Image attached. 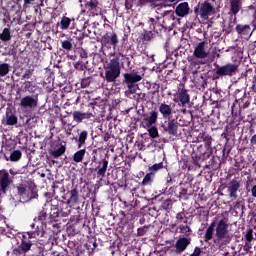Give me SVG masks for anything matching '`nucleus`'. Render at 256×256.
<instances>
[{
	"instance_id": "obj_2",
	"label": "nucleus",
	"mask_w": 256,
	"mask_h": 256,
	"mask_svg": "<svg viewBox=\"0 0 256 256\" xmlns=\"http://www.w3.org/2000/svg\"><path fill=\"white\" fill-rule=\"evenodd\" d=\"M210 55L209 43L206 41L199 42L194 47L193 58L190 63L191 65H205Z\"/></svg>"
},
{
	"instance_id": "obj_8",
	"label": "nucleus",
	"mask_w": 256,
	"mask_h": 256,
	"mask_svg": "<svg viewBox=\"0 0 256 256\" xmlns=\"http://www.w3.org/2000/svg\"><path fill=\"white\" fill-rule=\"evenodd\" d=\"M237 73H239V65L233 63H227L216 69L217 79L219 77H234Z\"/></svg>"
},
{
	"instance_id": "obj_49",
	"label": "nucleus",
	"mask_w": 256,
	"mask_h": 256,
	"mask_svg": "<svg viewBox=\"0 0 256 256\" xmlns=\"http://www.w3.org/2000/svg\"><path fill=\"white\" fill-rule=\"evenodd\" d=\"M250 143H251L252 145H256V134L251 137Z\"/></svg>"
},
{
	"instance_id": "obj_15",
	"label": "nucleus",
	"mask_w": 256,
	"mask_h": 256,
	"mask_svg": "<svg viewBox=\"0 0 256 256\" xmlns=\"http://www.w3.org/2000/svg\"><path fill=\"white\" fill-rule=\"evenodd\" d=\"M241 187V182L239 180L233 179L228 184V193L230 197L237 199V191H239Z\"/></svg>"
},
{
	"instance_id": "obj_17",
	"label": "nucleus",
	"mask_w": 256,
	"mask_h": 256,
	"mask_svg": "<svg viewBox=\"0 0 256 256\" xmlns=\"http://www.w3.org/2000/svg\"><path fill=\"white\" fill-rule=\"evenodd\" d=\"M159 112L161 113L163 119H169V117L173 115V108L169 104L161 103L159 105Z\"/></svg>"
},
{
	"instance_id": "obj_12",
	"label": "nucleus",
	"mask_w": 256,
	"mask_h": 256,
	"mask_svg": "<svg viewBox=\"0 0 256 256\" xmlns=\"http://www.w3.org/2000/svg\"><path fill=\"white\" fill-rule=\"evenodd\" d=\"M57 25L62 31H67V29H75V18L63 16Z\"/></svg>"
},
{
	"instance_id": "obj_19",
	"label": "nucleus",
	"mask_w": 256,
	"mask_h": 256,
	"mask_svg": "<svg viewBox=\"0 0 256 256\" xmlns=\"http://www.w3.org/2000/svg\"><path fill=\"white\" fill-rule=\"evenodd\" d=\"M236 31H237L238 35H241L242 37H251V35H252L251 26H249V25L238 24L236 26Z\"/></svg>"
},
{
	"instance_id": "obj_3",
	"label": "nucleus",
	"mask_w": 256,
	"mask_h": 256,
	"mask_svg": "<svg viewBox=\"0 0 256 256\" xmlns=\"http://www.w3.org/2000/svg\"><path fill=\"white\" fill-rule=\"evenodd\" d=\"M105 79L108 83L117 81L119 75H121V66L119 64V58L111 59L105 66Z\"/></svg>"
},
{
	"instance_id": "obj_23",
	"label": "nucleus",
	"mask_w": 256,
	"mask_h": 256,
	"mask_svg": "<svg viewBox=\"0 0 256 256\" xmlns=\"http://www.w3.org/2000/svg\"><path fill=\"white\" fill-rule=\"evenodd\" d=\"M25 235L28 236V239H37L38 237H43L45 231L37 227L35 231L27 232Z\"/></svg>"
},
{
	"instance_id": "obj_1",
	"label": "nucleus",
	"mask_w": 256,
	"mask_h": 256,
	"mask_svg": "<svg viewBox=\"0 0 256 256\" xmlns=\"http://www.w3.org/2000/svg\"><path fill=\"white\" fill-rule=\"evenodd\" d=\"M213 239L214 245L218 249L223 250L233 240V234L229 232V218H221L216 223L213 221L206 229L204 241H211Z\"/></svg>"
},
{
	"instance_id": "obj_53",
	"label": "nucleus",
	"mask_w": 256,
	"mask_h": 256,
	"mask_svg": "<svg viewBox=\"0 0 256 256\" xmlns=\"http://www.w3.org/2000/svg\"><path fill=\"white\" fill-rule=\"evenodd\" d=\"M10 174H11V175H14V174H15L12 169L10 170Z\"/></svg>"
},
{
	"instance_id": "obj_57",
	"label": "nucleus",
	"mask_w": 256,
	"mask_h": 256,
	"mask_svg": "<svg viewBox=\"0 0 256 256\" xmlns=\"http://www.w3.org/2000/svg\"><path fill=\"white\" fill-rule=\"evenodd\" d=\"M66 123H67V122H65V121L62 120V124H63V125H66Z\"/></svg>"
},
{
	"instance_id": "obj_30",
	"label": "nucleus",
	"mask_w": 256,
	"mask_h": 256,
	"mask_svg": "<svg viewBox=\"0 0 256 256\" xmlns=\"http://www.w3.org/2000/svg\"><path fill=\"white\" fill-rule=\"evenodd\" d=\"M61 47H62V49H64V51H67L69 53V51L73 50L72 40L71 39L62 40L61 41Z\"/></svg>"
},
{
	"instance_id": "obj_36",
	"label": "nucleus",
	"mask_w": 256,
	"mask_h": 256,
	"mask_svg": "<svg viewBox=\"0 0 256 256\" xmlns=\"http://www.w3.org/2000/svg\"><path fill=\"white\" fill-rule=\"evenodd\" d=\"M146 129L152 139H156V137H159V130H157V127L150 126V128H146Z\"/></svg>"
},
{
	"instance_id": "obj_9",
	"label": "nucleus",
	"mask_w": 256,
	"mask_h": 256,
	"mask_svg": "<svg viewBox=\"0 0 256 256\" xmlns=\"http://www.w3.org/2000/svg\"><path fill=\"white\" fill-rule=\"evenodd\" d=\"M195 13H198L202 19L207 20L215 13V6L209 1H204L198 4V8H195Z\"/></svg>"
},
{
	"instance_id": "obj_20",
	"label": "nucleus",
	"mask_w": 256,
	"mask_h": 256,
	"mask_svg": "<svg viewBox=\"0 0 256 256\" xmlns=\"http://www.w3.org/2000/svg\"><path fill=\"white\" fill-rule=\"evenodd\" d=\"M93 117L92 113H82L79 111L73 112V120L76 121V123H82L84 119H91Z\"/></svg>"
},
{
	"instance_id": "obj_5",
	"label": "nucleus",
	"mask_w": 256,
	"mask_h": 256,
	"mask_svg": "<svg viewBox=\"0 0 256 256\" xmlns=\"http://www.w3.org/2000/svg\"><path fill=\"white\" fill-rule=\"evenodd\" d=\"M142 79L143 76H141L139 72L135 70L129 73H124V82L126 83L128 91L131 93V95L137 93L139 90V85H137V83H139V81Z\"/></svg>"
},
{
	"instance_id": "obj_6",
	"label": "nucleus",
	"mask_w": 256,
	"mask_h": 256,
	"mask_svg": "<svg viewBox=\"0 0 256 256\" xmlns=\"http://www.w3.org/2000/svg\"><path fill=\"white\" fill-rule=\"evenodd\" d=\"M85 4V10L80 13L78 16L79 21H83L81 17L85 15V11H87L88 15L95 17V15H101V7H99V1L97 0H79L80 3Z\"/></svg>"
},
{
	"instance_id": "obj_24",
	"label": "nucleus",
	"mask_w": 256,
	"mask_h": 256,
	"mask_svg": "<svg viewBox=\"0 0 256 256\" xmlns=\"http://www.w3.org/2000/svg\"><path fill=\"white\" fill-rule=\"evenodd\" d=\"M65 151H67V147L60 144L57 149L51 151V155L54 157V159H57V157H61L63 154H65Z\"/></svg>"
},
{
	"instance_id": "obj_28",
	"label": "nucleus",
	"mask_w": 256,
	"mask_h": 256,
	"mask_svg": "<svg viewBox=\"0 0 256 256\" xmlns=\"http://www.w3.org/2000/svg\"><path fill=\"white\" fill-rule=\"evenodd\" d=\"M85 153H87V150H85V149L78 150L73 155V161L75 163H81V161H83V158L85 157Z\"/></svg>"
},
{
	"instance_id": "obj_40",
	"label": "nucleus",
	"mask_w": 256,
	"mask_h": 256,
	"mask_svg": "<svg viewBox=\"0 0 256 256\" xmlns=\"http://www.w3.org/2000/svg\"><path fill=\"white\" fill-rule=\"evenodd\" d=\"M110 43L114 47H117V43H119V39L117 38V34L113 33L111 38H110Z\"/></svg>"
},
{
	"instance_id": "obj_45",
	"label": "nucleus",
	"mask_w": 256,
	"mask_h": 256,
	"mask_svg": "<svg viewBox=\"0 0 256 256\" xmlns=\"http://www.w3.org/2000/svg\"><path fill=\"white\" fill-rule=\"evenodd\" d=\"M190 256H201V248L196 247Z\"/></svg>"
},
{
	"instance_id": "obj_33",
	"label": "nucleus",
	"mask_w": 256,
	"mask_h": 256,
	"mask_svg": "<svg viewBox=\"0 0 256 256\" xmlns=\"http://www.w3.org/2000/svg\"><path fill=\"white\" fill-rule=\"evenodd\" d=\"M153 177H155V174H153V172L146 174L143 178L142 185H151V183H153Z\"/></svg>"
},
{
	"instance_id": "obj_46",
	"label": "nucleus",
	"mask_w": 256,
	"mask_h": 256,
	"mask_svg": "<svg viewBox=\"0 0 256 256\" xmlns=\"http://www.w3.org/2000/svg\"><path fill=\"white\" fill-rule=\"evenodd\" d=\"M73 127L75 126H71V124H68V128L66 130L67 135H71V133H73Z\"/></svg>"
},
{
	"instance_id": "obj_18",
	"label": "nucleus",
	"mask_w": 256,
	"mask_h": 256,
	"mask_svg": "<svg viewBox=\"0 0 256 256\" xmlns=\"http://www.w3.org/2000/svg\"><path fill=\"white\" fill-rule=\"evenodd\" d=\"M177 17H185V15H189V3L183 2L180 3L175 10Z\"/></svg>"
},
{
	"instance_id": "obj_61",
	"label": "nucleus",
	"mask_w": 256,
	"mask_h": 256,
	"mask_svg": "<svg viewBox=\"0 0 256 256\" xmlns=\"http://www.w3.org/2000/svg\"><path fill=\"white\" fill-rule=\"evenodd\" d=\"M165 203H169V201H166Z\"/></svg>"
},
{
	"instance_id": "obj_37",
	"label": "nucleus",
	"mask_w": 256,
	"mask_h": 256,
	"mask_svg": "<svg viewBox=\"0 0 256 256\" xmlns=\"http://www.w3.org/2000/svg\"><path fill=\"white\" fill-rule=\"evenodd\" d=\"M22 153L20 150H14L11 154H10V161H19L22 157Z\"/></svg>"
},
{
	"instance_id": "obj_43",
	"label": "nucleus",
	"mask_w": 256,
	"mask_h": 256,
	"mask_svg": "<svg viewBox=\"0 0 256 256\" xmlns=\"http://www.w3.org/2000/svg\"><path fill=\"white\" fill-rule=\"evenodd\" d=\"M149 31H155V19L149 18L148 20Z\"/></svg>"
},
{
	"instance_id": "obj_38",
	"label": "nucleus",
	"mask_w": 256,
	"mask_h": 256,
	"mask_svg": "<svg viewBox=\"0 0 256 256\" xmlns=\"http://www.w3.org/2000/svg\"><path fill=\"white\" fill-rule=\"evenodd\" d=\"M180 233H182V235H186V237H189V235H191V228L187 225H182L178 227Z\"/></svg>"
},
{
	"instance_id": "obj_35",
	"label": "nucleus",
	"mask_w": 256,
	"mask_h": 256,
	"mask_svg": "<svg viewBox=\"0 0 256 256\" xmlns=\"http://www.w3.org/2000/svg\"><path fill=\"white\" fill-rule=\"evenodd\" d=\"M245 247H247L248 249H251V246H249V243H251L253 241V230L249 229L245 235Z\"/></svg>"
},
{
	"instance_id": "obj_34",
	"label": "nucleus",
	"mask_w": 256,
	"mask_h": 256,
	"mask_svg": "<svg viewBox=\"0 0 256 256\" xmlns=\"http://www.w3.org/2000/svg\"><path fill=\"white\" fill-rule=\"evenodd\" d=\"M6 125H17V116L15 114H7Z\"/></svg>"
},
{
	"instance_id": "obj_16",
	"label": "nucleus",
	"mask_w": 256,
	"mask_h": 256,
	"mask_svg": "<svg viewBox=\"0 0 256 256\" xmlns=\"http://www.w3.org/2000/svg\"><path fill=\"white\" fill-rule=\"evenodd\" d=\"M189 94L187 93V90L182 89L178 94H177V98H174L173 101L174 103H178L180 102L179 105H181V107H185L186 103H189Z\"/></svg>"
},
{
	"instance_id": "obj_50",
	"label": "nucleus",
	"mask_w": 256,
	"mask_h": 256,
	"mask_svg": "<svg viewBox=\"0 0 256 256\" xmlns=\"http://www.w3.org/2000/svg\"><path fill=\"white\" fill-rule=\"evenodd\" d=\"M252 197L256 198V185L252 187Z\"/></svg>"
},
{
	"instance_id": "obj_39",
	"label": "nucleus",
	"mask_w": 256,
	"mask_h": 256,
	"mask_svg": "<svg viewBox=\"0 0 256 256\" xmlns=\"http://www.w3.org/2000/svg\"><path fill=\"white\" fill-rule=\"evenodd\" d=\"M159 169H163V162L154 164L149 167V171H150V173H153V175H155V173H157V171H159Z\"/></svg>"
},
{
	"instance_id": "obj_55",
	"label": "nucleus",
	"mask_w": 256,
	"mask_h": 256,
	"mask_svg": "<svg viewBox=\"0 0 256 256\" xmlns=\"http://www.w3.org/2000/svg\"><path fill=\"white\" fill-rule=\"evenodd\" d=\"M78 65H80V63H79V62L75 64V68H76V69H77V66H78Z\"/></svg>"
},
{
	"instance_id": "obj_41",
	"label": "nucleus",
	"mask_w": 256,
	"mask_h": 256,
	"mask_svg": "<svg viewBox=\"0 0 256 256\" xmlns=\"http://www.w3.org/2000/svg\"><path fill=\"white\" fill-rule=\"evenodd\" d=\"M212 142H213V138H211V136L204 137V143H205L206 149H209V147H211Z\"/></svg>"
},
{
	"instance_id": "obj_11",
	"label": "nucleus",
	"mask_w": 256,
	"mask_h": 256,
	"mask_svg": "<svg viewBox=\"0 0 256 256\" xmlns=\"http://www.w3.org/2000/svg\"><path fill=\"white\" fill-rule=\"evenodd\" d=\"M13 183V180L9 177V174L6 171L0 173V187L1 193L5 195L7 193V189H9V185Z\"/></svg>"
},
{
	"instance_id": "obj_47",
	"label": "nucleus",
	"mask_w": 256,
	"mask_h": 256,
	"mask_svg": "<svg viewBox=\"0 0 256 256\" xmlns=\"http://www.w3.org/2000/svg\"><path fill=\"white\" fill-rule=\"evenodd\" d=\"M38 254H35L34 256H45V252L43 251V248H37Z\"/></svg>"
},
{
	"instance_id": "obj_51",
	"label": "nucleus",
	"mask_w": 256,
	"mask_h": 256,
	"mask_svg": "<svg viewBox=\"0 0 256 256\" xmlns=\"http://www.w3.org/2000/svg\"><path fill=\"white\" fill-rule=\"evenodd\" d=\"M144 39H146V41H149V39H151V36H149V34L144 35Z\"/></svg>"
},
{
	"instance_id": "obj_48",
	"label": "nucleus",
	"mask_w": 256,
	"mask_h": 256,
	"mask_svg": "<svg viewBox=\"0 0 256 256\" xmlns=\"http://www.w3.org/2000/svg\"><path fill=\"white\" fill-rule=\"evenodd\" d=\"M35 2V0H24V7H27V5H31V3Z\"/></svg>"
},
{
	"instance_id": "obj_26",
	"label": "nucleus",
	"mask_w": 256,
	"mask_h": 256,
	"mask_svg": "<svg viewBox=\"0 0 256 256\" xmlns=\"http://www.w3.org/2000/svg\"><path fill=\"white\" fill-rule=\"evenodd\" d=\"M25 239H27V235H23V239L20 244V248L22 249V251L27 252L31 249V247H33V242H31L30 240H25Z\"/></svg>"
},
{
	"instance_id": "obj_59",
	"label": "nucleus",
	"mask_w": 256,
	"mask_h": 256,
	"mask_svg": "<svg viewBox=\"0 0 256 256\" xmlns=\"http://www.w3.org/2000/svg\"><path fill=\"white\" fill-rule=\"evenodd\" d=\"M245 107H249V103H246V104H245Z\"/></svg>"
},
{
	"instance_id": "obj_62",
	"label": "nucleus",
	"mask_w": 256,
	"mask_h": 256,
	"mask_svg": "<svg viewBox=\"0 0 256 256\" xmlns=\"http://www.w3.org/2000/svg\"><path fill=\"white\" fill-rule=\"evenodd\" d=\"M61 1H65V0H60V2H61Z\"/></svg>"
},
{
	"instance_id": "obj_7",
	"label": "nucleus",
	"mask_w": 256,
	"mask_h": 256,
	"mask_svg": "<svg viewBox=\"0 0 256 256\" xmlns=\"http://www.w3.org/2000/svg\"><path fill=\"white\" fill-rule=\"evenodd\" d=\"M20 109L23 113H31L37 109L39 105V98L37 96L27 95L20 99Z\"/></svg>"
},
{
	"instance_id": "obj_29",
	"label": "nucleus",
	"mask_w": 256,
	"mask_h": 256,
	"mask_svg": "<svg viewBox=\"0 0 256 256\" xmlns=\"http://www.w3.org/2000/svg\"><path fill=\"white\" fill-rule=\"evenodd\" d=\"M11 70V66L7 63H1L0 64V79L2 77H6V75H9V71Z\"/></svg>"
},
{
	"instance_id": "obj_42",
	"label": "nucleus",
	"mask_w": 256,
	"mask_h": 256,
	"mask_svg": "<svg viewBox=\"0 0 256 256\" xmlns=\"http://www.w3.org/2000/svg\"><path fill=\"white\" fill-rule=\"evenodd\" d=\"M46 219H47V212L41 211L38 215V221H41V223H45Z\"/></svg>"
},
{
	"instance_id": "obj_44",
	"label": "nucleus",
	"mask_w": 256,
	"mask_h": 256,
	"mask_svg": "<svg viewBox=\"0 0 256 256\" xmlns=\"http://www.w3.org/2000/svg\"><path fill=\"white\" fill-rule=\"evenodd\" d=\"M31 73H33L31 70H26L22 76V79H31Z\"/></svg>"
},
{
	"instance_id": "obj_22",
	"label": "nucleus",
	"mask_w": 256,
	"mask_h": 256,
	"mask_svg": "<svg viewBox=\"0 0 256 256\" xmlns=\"http://www.w3.org/2000/svg\"><path fill=\"white\" fill-rule=\"evenodd\" d=\"M189 243H191L189 241V239H187V238H180L176 242V249H177L178 253H183V251H185V249H187V247L189 246Z\"/></svg>"
},
{
	"instance_id": "obj_25",
	"label": "nucleus",
	"mask_w": 256,
	"mask_h": 256,
	"mask_svg": "<svg viewBox=\"0 0 256 256\" xmlns=\"http://www.w3.org/2000/svg\"><path fill=\"white\" fill-rule=\"evenodd\" d=\"M100 164L102 167L98 169L97 176L98 177H105V173H107V167H109V161L103 159Z\"/></svg>"
},
{
	"instance_id": "obj_32",
	"label": "nucleus",
	"mask_w": 256,
	"mask_h": 256,
	"mask_svg": "<svg viewBox=\"0 0 256 256\" xmlns=\"http://www.w3.org/2000/svg\"><path fill=\"white\" fill-rule=\"evenodd\" d=\"M1 41H11V31L9 28H4L3 32L0 34Z\"/></svg>"
},
{
	"instance_id": "obj_58",
	"label": "nucleus",
	"mask_w": 256,
	"mask_h": 256,
	"mask_svg": "<svg viewBox=\"0 0 256 256\" xmlns=\"http://www.w3.org/2000/svg\"><path fill=\"white\" fill-rule=\"evenodd\" d=\"M171 3H174V1H177V0H169Z\"/></svg>"
},
{
	"instance_id": "obj_54",
	"label": "nucleus",
	"mask_w": 256,
	"mask_h": 256,
	"mask_svg": "<svg viewBox=\"0 0 256 256\" xmlns=\"http://www.w3.org/2000/svg\"><path fill=\"white\" fill-rule=\"evenodd\" d=\"M40 177L42 178L45 177V173L40 174Z\"/></svg>"
},
{
	"instance_id": "obj_21",
	"label": "nucleus",
	"mask_w": 256,
	"mask_h": 256,
	"mask_svg": "<svg viewBox=\"0 0 256 256\" xmlns=\"http://www.w3.org/2000/svg\"><path fill=\"white\" fill-rule=\"evenodd\" d=\"M87 137H89V132L87 130H83L78 134V138H74L76 143H78V149H81L83 145H85V142L87 141Z\"/></svg>"
},
{
	"instance_id": "obj_63",
	"label": "nucleus",
	"mask_w": 256,
	"mask_h": 256,
	"mask_svg": "<svg viewBox=\"0 0 256 256\" xmlns=\"http://www.w3.org/2000/svg\"><path fill=\"white\" fill-rule=\"evenodd\" d=\"M41 2L43 3V0H41Z\"/></svg>"
},
{
	"instance_id": "obj_27",
	"label": "nucleus",
	"mask_w": 256,
	"mask_h": 256,
	"mask_svg": "<svg viewBox=\"0 0 256 256\" xmlns=\"http://www.w3.org/2000/svg\"><path fill=\"white\" fill-rule=\"evenodd\" d=\"M230 11L233 13V15H237L239 11H241V1L239 0H232L230 5Z\"/></svg>"
},
{
	"instance_id": "obj_4",
	"label": "nucleus",
	"mask_w": 256,
	"mask_h": 256,
	"mask_svg": "<svg viewBox=\"0 0 256 256\" xmlns=\"http://www.w3.org/2000/svg\"><path fill=\"white\" fill-rule=\"evenodd\" d=\"M17 195L22 203H27L37 197V192L28 181H24L17 185Z\"/></svg>"
},
{
	"instance_id": "obj_14",
	"label": "nucleus",
	"mask_w": 256,
	"mask_h": 256,
	"mask_svg": "<svg viewBox=\"0 0 256 256\" xmlns=\"http://www.w3.org/2000/svg\"><path fill=\"white\" fill-rule=\"evenodd\" d=\"M66 203L70 207H73L79 203V192L77 191V188H74L66 193Z\"/></svg>"
},
{
	"instance_id": "obj_13",
	"label": "nucleus",
	"mask_w": 256,
	"mask_h": 256,
	"mask_svg": "<svg viewBox=\"0 0 256 256\" xmlns=\"http://www.w3.org/2000/svg\"><path fill=\"white\" fill-rule=\"evenodd\" d=\"M162 128L166 133H169V135H177V129H179V123L172 119L168 122H164L162 125Z\"/></svg>"
},
{
	"instance_id": "obj_60",
	"label": "nucleus",
	"mask_w": 256,
	"mask_h": 256,
	"mask_svg": "<svg viewBox=\"0 0 256 256\" xmlns=\"http://www.w3.org/2000/svg\"><path fill=\"white\" fill-rule=\"evenodd\" d=\"M254 79H255V81H256V76H254Z\"/></svg>"
},
{
	"instance_id": "obj_10",
	"label": "nucleus",
	"mask_w": 256,
	"mask_h": 256,
	"mask_svg": "<svg viewBox=\"0 0 256 256\" xmlns=\"http://www.w3.org/2000/svg\"><path fill=\"white\" fill-rule=\"evenodd\" d=\"M158 117H159V112L151 111L148 115L143 116L141 126L144 129H149L150 127H153V125L157 123Z\"/></svg>"
},
{
	"instance_id": "obj_31",
	"label": "nucleus",
	"mask_w": 256,
	"mask_h": 256,
	"mask_svg": "<svg viewBox=\"0 0 256 256\" xmlns=\"http://www.w3.org/2000/svg\"><path fill=\"white\" fill-rule=\"evenodd\" d=\"M24 89L28 91V93H35V91H37V85L33 84L31 81H26L24 83Z\"/></svg>"
},
{
	"instance_id": "obj_56",
	"label": "nucleus",
	"mask_w": 256,
	"mask_h": 256,
	"mask_svg": "<svg viewBox=\"0 0 256 256\" xmlns=\"http://www.w3.org/2000/svg\"><path fill=\"white\" fill-rule=\"evenodd\" d=\"M32 229L35 228V223L31 224Z\"/></svg>"
},
{
	"instance_id": "obj_52",
	"label": "nucleus",
	"mask_w": 256,
	"mask_h": 256,
	"mask_svg": "<svg viewBox=\"0 0 256 256\" xmlns=\"http://www.w3.org/2000/svg\"><path fill=\"white\" fill-rule=\"evenodd\" d=\"M81 57H87V53L83 52V53L81 54Z\"/></svg>"
}]
</instances>
